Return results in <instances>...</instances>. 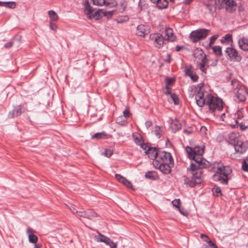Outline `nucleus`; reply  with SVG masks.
I'll use <instances>...</instances> for the list:
<instances>
[{"instance_id":"37","label":"nucleus","mask_w":248,"mask_h":248,"mask_svg":"<svg viewBox=\"0 0 248 248\" xmlns=\"http://www.w3.org/2000/svg\"><path fill=\"white\" fill-rule=\"evenodd\" d=\"M202 53H203V52L202 51H201L200 52V54H199V55L202 57V59H201V62H200V64H203V65H205L206 63H207L208 60L206 58V55H204V56H202Z\"/></svg>"},{"instance_id":"53","label":"nucleus","mask_w":248,"mask_h":248,"mask_svg":"<svg viewBox=\"0 0 248 248\" xmlns=\"http://www.w3.org/2000/svg\"><path fill=\"white\" fill-rule=\"evenodd\" d=\"M120 4H121V9L120 10L121 12H123V11H124L125 10V7H126V4L125 3L124 0H122L120 2Z\"/></svg>"},{"instance_id":"18","label":"nucleus","mask_w":248,"mask_h":248,"mask_svg":"<svg viewBox=\"0 0 248 248\" xmlns=\"http://www.w3.org/2000/svg\"><path fill=\"white\" fill-rule=\"evenodd\" d=\"M248 93L243 89H239L236 93H235L236 96L240 102H244L246 100V94Z\"/></svg>"},{"instance_id":"44","label":"nucleus","mask_w":248,"mask_h":248,"mask_svg":"<svg viewBox=\"0 0 248 248\" xmlns=\"http://www.w3.org/2000/svg\"><path fill=\"white\" fill-rule=\"evenodd\" d=\"M173 80L170 78H166V89H169V86L171 85L173 82Z\"/></svg>"},{"instance_id":"59","label":"nucleus","mask_w":248,"mask_h":248,"mask_svg":"<svg viewBox=\"0 0 248 248\" xmlns=\"http://www.w3.org/2000/svg\"><path fill=\"white\" fill-rule=\"evenodd\" d=\"M205 241L207 242V243H208V246H207L210 247V248H211V247H212V246H213L214 245H215L210 240H209L208 241H207V240H205Z\"/></svg>"},{"instance_id":"23","label":"nucleus","mask_w":248,"mask_h":248,"mask_svg":"<svg viewBox=\"0 0 248 248\" xmlns=\"http://www.w3.org/2000/svg\"><path fill=\"white\" fill-rule=\"evenodd\" d=\"M165 34L167 37V40L173 42L175 40V36H174L173 32L171 28H167L165 29Z\"/></svg>"},{"instance_id":"40","label":"nucleus","mask_w":248,"mask_h":248,"mask_svg":"<svg viewBox=\"0 0 248 248\" xmlns=\"http://www.w3.org/2000/svg\"><path fill=\"white\" fill-rule=\"evenodd\" d=\"M77 216L79 217H84L86 218V211H76Z\"/></svg>"},{"instance_id":"2","label":"nucleus","mask_w":248,"mask_h":248,"mask_svg":"<svg viewBox=\"0 0 248 248\" xmlns=\"http://www.w3.org/2000/svg\"><path fill=\"white\" fill-rule=\"evenodd\" d=\"M153 164L163 173L168 174L171 172V168L173 167V158L170 153L159 150Z\"/></svg>"},{"instance_id":"17","label":"nucleus","mask_w":248,"mask_h":248,"mask_svg":"<svg viewBox=\"0 0 248 248\" xmlns=\"http://www.w3.org/2000/svg\"><path fill=\"white\" fill-rule=\"evenodd\" d=\"M239 47L242 50L248 51V39L245 37L240 38L238 41Z\"/></svg>"},{"instance_id":"6","label":"nucleus","mask_w":248,"mask_h":248,"mask_svg":"<svg viewBox=\"0 0 248 248\" xmlns=\"http://www.w3.org/2000/svg\"><path fill=\"white\" fill-rule=\"evenodd\" d=\"M225 53L228 56V59L231 61L240 62L242 59L241 55L233 47H227L226 49Z\"/></svg>"},{"instance_id":"47","label":"nucleus","mask_w":248,"mask_h":248,"mask_svg":"<svg viewBox=\"0 0 248 248\" xmlns=\"http://www.w3.org/2000/svg\"><path fill=\"white\" fill-rule=\"evenodd\" d=\"M215 190V192L217 193V196H221V190L220 187H216L214 188Z\"/></svg>"},{"instance_id":"21","label":"nucleus","mask_w":248,"mask_h":248,"mask_svg":"<svg viewBox=\"0 0 248 248\" xmlns=\"http://www.w3.org/2000/svg\"><path fill=\"white\" fill-rule=\"evenodd\" d=\"M84 7V12L85 14L87 15L88 18L92 19V17L91 14L93 13L94 9L91 7L88 0L85 1Z\"/></svg>"},{"instance_id":"28","label":"nucleus","mask_w":248,"mask_h":248,"mask_svg":"<svg viewBox=\"0 0 248 248\" xmlns=\"http://www.w3.org/2000/svg\"><path fill=\"white\" fill-rule=\"evenodd\" d=\"M107 135L105 132L96 133L92 136V139H104L106 138Z\"/></svg>"},{"instance_id":"35","label":"nucleus","mask_w":248,"mask_h":248,"mask_svg":"<svg viewBox=\"0 0 248 248\" xmlns=\"http://www.w3.org/2000/svg\"><path fill=\"white\" fill-rule=\"evenodd\" d=\"M214 52L218 56H221L222 54L221 47L220 46H215L213 47Z\"/></svg>"},{"instance_id":"63","label":"nucleus","mask_w":248,"mask_h":248,"mask_svg":"<svg viewBox=\"0 0 248 248\" xmlns=\"http://www.w3.org/2000/svg\"><path fill=\"white\" fill-rule=\"evenodd\" d=\"M241 111L240 110H238L237 113L235 114V116L237 115L238 118H241L242 117V114H241Z\"/></svg>"},{"instance_id":"15","label":"nucleus","mask_w":248,"mask_h":248,"mask_svg":"<svg viewBox=\"0 0 248 248\" xmlns=\"http://www.w3.org/2000/svg\"><path fill=\"white\" fill-rule=\"evenodd\" d=\"M213 179L215 181H219L223 185H227L228 182V177L224 176L223 174L216 172L213 176Z\"/></svg>"},{"instance_id":"45","label":"nucleus","mask_w":248,"mask_h":248,"mask_svg":"<svg viewBox=\"0 0 248 248\" xmlns=\"http://www.w3.org/2000/svg\"><path fill=\"white\" fill-rule=\"evenodd\" d=\"M242 170L245 171H248V163L246 160L243 161Z\"/></svg>"},{"instance_id":"11","label":"nucleus","mask_w":248,"mask_h":248,"mask_svg":"<svg viewBox=\"0 0 248 248\" xmlns=\"http://www.w3.org/2000/svg\"><path fill=\"white\" fill-rule=\"evenodd\" d=\"M24 110V108L21 106H17L15 107L12 111L9 112L8 118H13L15 117H17L23 112Z\"/></svg>"},{"instance_id":"19","label":"nucleus","mask_w":248,"mask_h":248,"mask_svg":"<svg viewBox=\"0 0 248 248\" xmlns=\"http://www.w3.org/2000/svg\"><path fill=\"white\" fill-rule=\"evenodd\" d=\"M100 235V237L95 236V239L97 242H101L104 243L106 245L108 246L110 245L111 243H112V241L108 237L101 234L99 233Z\"/></svg>"},{"instance_id":"41","label":"nucleus","mask_w":248,"mask_h":248,"mask_svg":"<svg viewBox=\"0 0 248 248\" xmlns=\"http://www.w3.org/2000/svg\"><path fill=\"white\" fill-rule=\"evenodd\" d=\"M171 99H172L174 104L178 105L179 103V99L178 97L175 93H173L171 95Z\"/></svg>"},{"instance_id":"62","label":"nucleus","mask_w":248,"mask_h":248,"mask_svg":"<svg viewBox=\"0 0 248 248\" xmlns=\"http://www.w3.org/2000/svg\"><path fill=\"white\" fill-rule=\"evenodd\" d=\"M171 60V56L170 54H167V58L166 60V62L168 63H170Z\"/></svg>"},{"instance_id":"31","label":"nucleus","mask_w":248,"mask_h":248,"mask_svg":"<svg viewBox=\"0 0 248 248\" xmlns=\"http://www.w3.org/2000/svg\"><path fill=\"white\" fill-rule=\"evenodd\" d=\"M145 176L146 178L152 180H155L157 178V176L154 171H148L145 173Z\"/></svg>"},{"instance_id":"50","label":"nucleus","mask_w":248,"mask_h":248,"mask_svg":"<svg viewBox=\"0 0 248 248\" xmlns=\"http://www.w3.org/2000/svg\"><path fill=\"white\" fill-rule=\"evenodd\" d=\"M217 38V35H213L210 38L209 46L213 44Z\"/></svg>"},{"instance_id":"36","label":"nucleus","mask_w":248,"mask_h":248,"mask_svg":"<svg viewBox=\"0 0 248 248\" xmlns=\"http://www.w3.org/2000/svg\"><path fill=\"white\" fill-rule=\"evenodd\" d=\"M162 127L160 126H155V129L153 131L154 134L158 138L161 137V129Z\"/></svg>"},{"instance_id":"24","label":"nucleus","mask_w":248,"mask_h":248,"mask_svg":"<svg viewBox=\"0 0 248 248\" xmlns=\"http://www.w3.org/2000/svg\"><path fill=\"white\" fill-rule=\"evenodd\" d=\"M185 75L189 77L193 82L197 81L198 79V76L195 73L191 71L190 69H186L185 70Z\"/></svg>"},{"instance_id":"48","label":"nucleus","mask_w":248,"mask_h":248,"mask_svg":"<svg viewBox=\"0 0 248 248\" xmlns=\"http://www.w3.org/2000/svg\"><path fill=\"white\" fill-rule=\"evenodd\" d=\"M235 122L237 124H239L240 128L242 130H245L247 129V126H245V124H243L242 123H240L239 124L238 122V121L237 120H235Z\"/></svg>"},{"instance_id":"56","label":"nucleus","mask_w":248,"mask_h":248,"mask_svg":"<svg viewBox=\"0 0 248 248\" xmlns=\"http://www.w3.org/2000/svg\"><path fill=\"white\" fill-rule=\"evenodd\" d=\"M145 126L147 128H148L152 125V122L151 121H148L146 122L145 124Z\"/></svg>"},{"instance_id":"49","label":"nucleus","mask_w":248,"mask_h":248,"mask_svg":"<svg viewBox=\"0 0 248 248\" xmlns=\"http://www.w3.org/2000/svg\"><path fill=\"white\" fill-rule=\"evenodd\" d=\"M49 26H50V28L51 30H53L54 31H56L57 26L55 23H53V22H52L51 21H50V22H49Z\"/></svg>"},{"instance_id":"27","label":"nucleus","mask_w":248,"mask_h":248,"mask_svg":"<svg viewBox=\"0 0 248 248\" xmlns=\"http://www.w3.org/2000/svg\"><path fill=\"white\" fill-rule=\"evenodd\" d=\"M86 218L89 219H93L98 216L97 213L91 209L86 210Z\"/></svg>"},{"instance_id":"52","label":"nucleus","mask_w":248,"mask_h":248,"mask_svg":"<svg viewBox=\"0 0 248 248\" xmlns=\"http://www.w3.org/2000/svg\"><path fill=\"white\" fill-rule=\"evenodd\" d=\"M130 111L128 109H125L123 112V115L125 118H128L130 116Z\"/></svg>"},{"instance_id":"60","label":"nucleus","mask_w":248,"mask_h":248,"mask_svg":"<svg viewBox=\"0 0 248 248\" xmlns=\"http://www.w3.org/2000/svg\"><path fill=\"white\" fill-rule=\"evenodd\" d=\"M110 248H117V243H114L113 241L112 243H111L110 245H109Z\"/></svg>"},{"instance_id":"61","label":"nucleus","mask_w":248,"mask_h":248,"mask_svg":"<svg viewBox=\"0 0 248 248\" xmlns=\"http://www.w3.org/2000/svg\"><path fill=\"white\" fill-rule=\"evenodd\" d=\"M184 47L183 46H177L175 47V50L176 51H180L182 49H183Z\"/></svg>"},{"instance_id":"46","label":"nucleus","mask_w":248,"mask_h":248,"mask_svg":"<svg viewBox=\"0 0 248 248\" xmlns=\"http://www.w3.org/2000/svg\"><path fill=\"white\" fill-rule=\"evenodd\" d=\"M172 205L176 207L177 208L179 209V204H180V200L179 199H175L172 201Z\"/></svg>"},{"instance_id":"4","label":"nucleus","mask_w":248,"mask_h":248,"mask_svg":"<svg viewBox=\"0 0 248 248\" xmlns=\"http://www.w3.org/2000/svg\"><path fill=\"white\" fill-rule=\"evenodd\" d=\"M209 32V30L205 29L197 30L191 32L189 38L193 43H196L206 37Z\"/></svg>"},{"instance_id":"25","label":"nucleus","mask_w":248,"mask_h":248,"mask_svg":"<svg viewBox=\"0 0 248 248\" xmlns=\"http://www.w3.org/2000/svg\"><path fill=\"white\" fill-rule=\"evenodd\" d=\"M228 141L230 144H234L237 142V140L239 139L237 136V134L235 133L232 132L228 135Z\"/></svg>"},{"instance_id":"30","label":"nucleus","mask_w":248,"mask_h":248,"mask_svg":"<svg viewBox=\"0 0 248 248\" xmlns=\"http://www.w3.org/2000/svg\"><path fill=\"white\" fill-rule=\"evenodd\" d=\"M0 5L5 6L12 9H14L16 7V3L13 1L9 2H2L0 1Z\"/></svg>"},{"instance_id":"64","label":"nucleus","mask_w":248,"mask_h":248,"mask_svg":"<svg viewBox=\"0 0 248 248\" xmlns=\"http://www.w3.org/2000/svg\"><path fill=\"white\" fill-rule=\"evenodd\" d=\"M34 248H41V245L36 243L35 244H34Z\"/></svg>"},{"instance_id":"29","label":"nucleus","mask_w":248,"mask_h":248,"mask_svg":"<svg viewBox=\"0 0 248 248\" xmlns=\"http://www.w3.org/2000/svg\"><path fill=\"white\" fill-rule=\"evenodd\" d=\"M48 14L50 19V21L53 22L56 21L58 19V16L55 11L53 10H50L48 11Z\"/></svg>"},{"instance_id":"7","label":"nucleus","mask_w":248,"mask_h":248,"mask_svg":"<svg viewBox=\"0 0 248 248\" xmlns=\"http://www.w3.org/2000/svg\"><path fill=\"white\" fill-rule=\"evenodd\" d=\"M150 39L153 42L155 46L158 48L163 46L165 39L160 33H152L150 35Z\"/></svg>"},{"instance_id":"55","label":"nucleus","mask_w":248,"mask_h":248,"mask_svg":"<svg viewBox=\"0 0 248 248\" xmlns=\"http://www.w3.org/2000/svg\"><path fill=\"white\" fill-rule=\"evenodd\" d=\"M69 209L71 211L72 213L74 215H77L76 214V211H78L76 209H75V207L73 206H71L69 207Z\"/></svg>"},{"instance_id":"10","label":"nucleus","mask_w":248,"mask_h":248,"mask_svg":"<svg viewBox=\"0 0 248 248\" xmlns=\"http://www.w3.org/2000/svg\"><path fill=\"white\" fill-rule=\"evenodd\" d=\"M150 32V28L148 26L143 24L139 25L137 28L136 34L137 35L144 37Z\"/></svg>"},{"instance_id":"1","label":"nucleus","mask_w":248,"mask_h":248,"mask_svg":"<svg viewBox=\"0 0 248 248\" xmlns=\"http://www.w3.org/2000/svg\"><path fill=\"white\" fill-rule=\"evenodd\" d=\"M190 159L195 161V163H191L190 168L187 169L188 171L191 174L192 176L191 179L184 176V183L190 187H194L201 183V177L203 173L202 169L209 167L210 163L202 157V156L195 155V158Z\"/></svg>"},{"instance_id":"16","label":"nucleus","mask_w":248,"mask_h":248,"mask_svg":"<svg viewBox=\"0 0 248 248\" xmlns=\"http://www.w3.org/2000/svg\"><path fill=\"white\" fill-rule=\"evenodd\" d=\"M216 172L221 173L224 176H228L232 172L231 169L228 166L219 167L217 168Z\"/></svg>"},{"instance_id":"26","label":"nucleus","mask_w":248,"mask_h":248,"mask_svg":"<svg viewBox=\"0 0 248 248\" xmlns=\"http://www.w3.org/2000/svg\"><path fill=\"white\" fill-rule=\"evenodd\" d=\"M155 3L156 4L157 7L160 9H165L168 5L167 0H156Z\"/></svg>"},{"instance_id":"34","label":"nucleus","mask_w":248,"mask_h":248,"mask_svg":"<svg viewBox=\"0 0 248 248\" xmlns=\"http://www.w3.org/2000/svg\"><path fill=\"white\" fill-rule=\"evenodd\" d=\"M101 14H102V10L98 9L95 11L93 10V12L91 14V16L92 18H95L96 19H98L101 17Z\"/></svg>"},{"instance_id":"42","label":"nucleus","mask_w":248,"mask_h":248,"mask_svg":"<svg viewBox=\"0 0 248 248\" xmlns=\"http://www.w3.org/2000/svg\"><path fill=\"white\" fill-rule=\"evenodd\" d=\"M115 178L119 182H120L123 184L124 183V180L126 179L124 177H123V176H122L121 175H120L119 174H116Z\"/></svg>"},{"instance_id":"9","label":"nucleus","mask_w":248,"mask_h":248,"mask_svg":"<svg viewBox=\"0 0 248 248\" xmlns=\"http://www.w3.org/2000/svg\"><path fill=\"white\" fill-rule=\"evenodd\" d=\"M234 147L235 152L241 154L246 152L248 148L247 144L244 143L243 141L240 140H237V142L234 143Z\"/></svg>"},{"instance_id":"32","label":"nucleus","mask_w":248,"mask_h":248,"mask_svg":"<svg viewBox=\"0 0 248 248\" xmlns=\"http://www.w3.org/2000/svg\"><path fill=\"white\" fill-rule=\"evenodd\" d=\"M221 41L222 43H225V42H227L228 43H232V35L230 34H227L224 37H222V39L221 40Z\"/></svg>"},{"instance_id":"5","label":"nucleus","mask_w":248,"mask_h":248,"mask_svg":"<svg viewBox=\"0 0 248 248\" xmlns=\"http://www.w3.org/2000/svg\"><path fill=\"white\" fill-rule=\"evenodd\" d=\"M186 151L189 158H195V155L202 156L203 154V148L200 146H195L193 148L187 146Z\"/></svg>"},{"instance_id":"13","label":"nucleus","mask_w":248,"mask_h":248,"mask_svg":"<svg viewBox=\"0 0 248 248\" xmlns=\"http://www.w3.org/2000/svg\"><path fill=\"white\" fill-rule=\"evenodd\" d=\"M204 93L203 92H197L195 95V100L197 105L200 107H202L206 105V97H203Z\"/></svg>"},{"instance_id":"54","label":"nucleus","mask_w":248,"mask_h":248,"mask_svg":"<svg viewBox=\"0 0 248 248\" xmlns=\"http://www.w3.org/2000/svg\"><path fill=\"white\" fill-rule=\"evenodd\" d=\"M203 87V83H201L197 85V92H202V88Z\"/></svg>"},{"instance_id":"20","label":"nucleus","mask_w":248,"mask_h":248,"mask_svg":"<svg viewBox=\"0 0 248 248\" xmlns=\"http://www.w3.org/2000/svg\"><path fill=\"white\" fill-rule=\"evenodd\" d=\"M33 232V230L31 228H28L27 230L29 242L31 243L35 244L38 241V237L36 235L31 233Z\"/></svg>"},{"instance_id":"58","label":"nucleus","mask_w":248,"mask_h":248,"mask_svg":"<svg viewBox=\"0 0 248 248\" xmlns=\"http://www.w3.org/2000/svg\"><path fill=\"white\" fill-rule=\"evenodd\" d=\"M13 46V43L12 42H8L5 44L4 47L7 48H10Z\"/></svg>"},{"instance_id":"33","label":"nucleus","mask_w":248,"mask_h":248,"mask_svg":"<svg viewBox=\"0 0 248 248\" xmlns=\"http://www.w3.org/2000/svg\"><path fill=\"white\" fill-rule=\"evenodd\" d=\"M105 1L104 5L106 6L113 7L117 4V2L116 0H105Z\"/></svg>"},{"instance_id":"8","label":"nucleus","mask_w":248,"mask_h":248,"mask_svg":"<svg viewBox=\"0 0 248 248\" xmlns=\"http://www.w3.org/2000/svg\"><path fill=\"white\" fill-rule=\"evenodd\" d=\"M218 2L222 6H225L227 11L232 13L234 9L233 8L236 6V3L233 0H218Z\"/></svg>"},{"instance_id":"3","label":"nucleus","mask_w":248,"mask_h":248,"mask_svg":"<svg viewBox=\"0 0 248 248\" xmlns=\"http://www.w3.org/2000/svg\"><path fill=\"white\" fill-rule=\"evenodd\" d=\"M206 105L209 107L210 111L212 112L217 110H221L223 108L222 100L210 93L206 95Z\"/></svg>"},{"instance_id":"22","label":"nucleus","mask_w":248,"mask_h":248,"mask_svg":"<svg viewBox=\"0 0 248 248\" xmlns=\"http://www.w3.org/2000/svg\"><path fill=\"white\" fill-rule=\"evenodd\" d=\"M170 127L174 132H176L181 128V124L178 120H173L170 124Z\"/></svg>"},{"instance_id":"57","label":"nucleus","mask_w":248,"mask_h":248,"mask_svg":"<svg viewBox=\"0 0 248 248\" xmlns=\"http://www.w3.org/2000/svg\"><path fill=\"white\" fill-rule=\"evenodd\" d=\"M204 67H205V65H203V64H200V69L202 72L206 73V69Z\"/></svg>"},{"instance_id":"38","label":"nucleus","mask_w":248,"mask_h":248,"mask_svg":"<svg viewBox=\"0 0 248 248\" xmlns=\"http://www.w3.org/2000/svg\"><path fill=\"white\" fill-rule=\"evenodd\" d=\"M114 13V11L113 10L109 11H103L102 10V15L105 16L107 17L108 18H110L113 16Z\"/></svg>"},{"instance_id":"39","label":"nucleus","mask_w":248,"mask_h":248,"mask_svg":"<svg viewBox=\"0 0 248 248\" xmlns=\"http://www.w3.org/2000/svg\"><path fill=\"white\" fill-rule=\"evenodd\" d=\"M105 1V0H93V4L97 6L104 5Z\"/></svg>"},{"instance_id":"51","label":"nucleus","mask_w":248,"mask_h":248,"mask_svg":"<svg viewBox=\"0 0 248 248\" xmlns=\"http://www.w3.org/2000/svg\"><path fill=\"white\" fill-rule=\"evenodd\" d=\"M123 184L128 188H131L132 186L131 183L126 179L124 180V182Z\"/></svg>"},{"instance_id":"14","label":"nucleus","mask_w":248,"mask_h":248,"mask_svg":"<svg viewBox=\"0 0 248 248\" xmlns=\"http://www.w3.org/2000/svg\"><path fill=\"white\" fill-rule=\"evenodd\" d=\"M133 137L134 140L135 142L138 145H140L142 148L144 150L146 149V147H147V145L144 144L143 143V141L142 140V137L139 134H133Z\"/></svg>"},{"instance_id":"43","label":"nucleus","mask_w":248,"mask_h":248,"mask_svg":"<svg viewBox=\"0 0 248 248\" xmlns=\"http://www.w3.org/2000/svg\"><path fill=\"white\" fill-rule=\"evenodd\" d=\"M112 154L113 152L111 150L107 149L105 150V152L104 153V155L107 157H110Z\"/></svg>"},{"instance_id":"12","label":"nucleus","mask_w":248,"mask_h":248,"mask_svg":"<svg viewBox=\"0 0 248 248\" xmlns=\"http://www.w3.org/2000/svg\"><path fill=\"white\" fill-rule=\"evenodd\" d=\"M145 150V153L146 154L148 155V157L151 159H152L154 161L156 159L159 151V150H158L156 147H150L147 145L146 149Z\"/></svg>"}]
</instances>
